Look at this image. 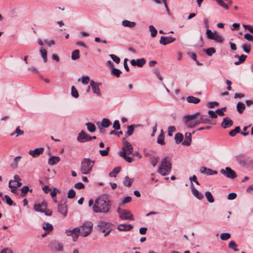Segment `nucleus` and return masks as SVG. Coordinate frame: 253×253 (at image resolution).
<instances>
[{
    "mask_svg": "<svg viewBox=\"0 0 253 253\" xmlns=\"http://www.w3.org/2000/svg\"><path fill=\"white\" fill-rule=\"evenodd\" d=\"M93 223L90 221H86L81 226L75 228L72 230H66V233L68 236L72 235L73 240L76 242L80 235L86 237L92 232Z\"/></svg>",
    "mask_w": 253,
    "mask_h": 253,
    "instance_id": "nucleus-1",
    "label": "nucleus"
},
{
    "mask_svg": "<svg viewBox=\"0 0 253 253\" xmlns=\"http://www.w3.org/2000/svg\"><path fill=\"white\" fill-rule=\"evenodd\" d=\"M111 208V201L106 195L100 196L95 200L92 206V210L95 213H107Z\"/></svg>",
    "mask_w": 253,
    "mask_h": 253,
    "instance_id": "nucleus-2",
    "label": "nucleus"
},
{
    "mask_svg": "<svg viewBox=\"0 0 253 253\" xmlns=\"http://www.w3.org/2000/svg\"><path fill=\"white\" fill-rule=\"evenodd\" d=\"M171 168V159L169 157H165L162 159L157 171L162 175H167L170 173Z\"/></svg>",
    "mask_w": 253,
    "mask_h": 253,
    "instance_id": "nucleus-3",
    "label": "nucleus"
},
{
    "mask_svg": "<svg viewBox=\"0 0 253 253\" xmlns=\"http://www.w3.org/2000/svg\"><path fill=\"white\" fill-rule=\"evenodd\" d=\"M132 152L133 147L132 145L127 141H125L122 150L119 152V155L121 157L123 158L126 162L131 163L134 160L133 157H128L127 155L131 154Z\"/></svg>",
    "mask_w": 253,
    "mask_h": 253,
    "instance_id": "nucleus-4",
    "label": "nucleus"
},
{
    "mask_svg": "<svg viewBox=\"0 0 253 253\" xmlns=\"http://www.w3.org/2000/svg\"><path fill=\"white\" fill-rule=\"evenodd\" d=\"M95 163V161L91 160L89 158H84L81 162V171L84 174L90 173Z\"/></svg>",
    "mask_w": 253,
    "mask_h": 253,
    "instance_id": "nucleus-5",
    "label": "nucleus"
},
{
    "mask_svg": "<svg viewBox=\"0 0 253 253\" xmlns=\"http://www.w3.org/2000/svg\"><path fill=\"white\" fill-rule=\"evenodd\" d=\"M200 114L199 112H197L192 115H187L183 117V121L185 125L189 128H193L198 125L197 120L196 118Z\"/></svg>",
    "mask_w": 253,
    "mask_h": 253,
    "instance_id": "nucleus-6",
    "label": "nucleus"
},
{
    "mask_svg": "<svg viewBox=\"0 0 253 253\" xmlns=\"http://www.w3.org/2000/svg\"><path fill=\"white\" fill-rule=\"evenodd\" d=\"M47 204L45 201L41 203H36L34 205V210L38 212H44L46 215L50 216L52 214V211L50 210L47 209Z\"/></svg>",
    "mask_w": 253,
    "mask_h": 253,
    "instance_id": "nucleus-7",
    "label": "nucleus"
},
{
    "mask_svg": "<svg viewBox=\"0 0 253 253\" xmlns=\"http://www.w3.org/2000/svg\"><path fill=\"white\" fill-rule=\"evenodd\" d=\"M21 179L19 175L15 174L14 176L13 180H10L9 181L8 186L11 189V191L13 193H16L17 188L22 185L21 182Z\"/></svg>",
    "mask_w": 253,
    "mask_h": 253,
    "instance_id": "nucleus-8",
    "label": "nucleus"
},
{
    "mask_svg": "<svg viewBox=\"0 0 253 253\" xmlns=\"http://www.w3.org/2000/svg\"><path fill=\"white\" fill-rule=\"evenodd\" d=\"M112 224L104 221H100L98 225V227L100 231L103 233H104V236L106 237L109 234L112 230L111 228Z\"/></svg>",
    "mask_w": 253,
    "mask_h": 253,
    "instance_id": "nucleus-9",
    "label": "nucleus"
},
{
    "mask_svg": "<svg viewBox=\"0 0 253 253\" xmlns=\"http://www.w3.org/2000/svg\"><path fill=\"white\" fill-rule=\"evenodd\" d=\"M117 211L119 214L120 218L122 220H134L133 214L129 211L118 208Z\"/></svg>",
    "mask_w": 253,
    "mask_h": 253,
    "instance_id": "nucleus-10",
    "label": "nucleus"
},
{
    "mask_svg": "<svg viewBox=\"0 0 253 253\" xmlns=\"http://www.w3.org/2000/svg\"><path fill=\"white\" fill-rule=\"evenodd\" d=\"M220 172L228 178L233 179L237 176L236 172L229 167H226L225 169H221Z\"/></svg>",
    "mask_w": 253,
    "mask_h": 253,
    "instance_id": "nucleus-11",
    "label": "nucleus"
},
{
    "mask_svg": "<svg viewBox=\"0 0 253 253\" xmlns=\"http://www.w3.org/2000/svg\"><path fill=\"white\" fill-rule=\"evenodd\" d=\"M92 137L86 134L84 130H82L79 134L77 137V140L80 142H84L90 141Z\"/></svg>",
    "mask_w": 253,
    "mask_h": 253,
    "instance_id": "nucleus-12",
    "label": "nucleus"
},
{
    "mask_svg": "<svg viewBox=\"0 0 253 253\" xmlns=\"http://www.w3.org/2000/svg\"><path fill=\"white\" fill-rule=\"evenodd\" d=\"M43 148H37L33 150H29V154L33 158H36L39 157L41 154H42V153L43 152Z\"/></svg>",
    "mask_w": 253,
    "mask_h": 253,
    "instance_id": "nucleus-13",
    "label": "nucleus"
},
{
    "mask_svg": "<svg viewBox=\"0 0 253 253\" xmlns=\"http://www.w3.org/2000/svg\"><path fill=\"white\" fill-rule=\"evenodd\" d=\"M175 41V39L171 37H163L162 36L160 40V43L163 45H167Z\"/></svg>",
    "mask_w": 253,
    "mask_h": 253,
    "instance_id": "nucleus-14",
    "label": "nucleus"
},
{
    "mask_svg": "<svg viewBox=\"0 0 253 253\" xmlns=\"http://www.w3.org/2000/svg\"><path fill=\"white\" fill-rule=\"evenodd\" d=\"M90 85L91 87L93 92L96 94L97 96H99L101 95V92L100 89L98 86V84L95 83L94 81L91 80L90 82Z\"/></svg>",
    "mask_w": 253,
    "mask_h": 253,
    "instance_id": "nucleus-15",
    "label": "nucleus"
},
{
    "mask_svg": "<svg viewBox=\"0 0 253 253\" xmlns=\"http://www.w3.org/2000/svg\"><path fill=\"white\" fill-rule=\"evenodd\" d=\"M233 121L228 117L224 118L221 126L223 128L230 127L233 125Z\"/></svg>",
    "mask_w": 253,
    "mask_h": 253,
    "instance_id": "nucleus-16",
    "label": "nucleus"
},
{
    "mask_svg": "<svg viewBox=\"0 0 253 253\" xmlns=\"http://www.w3.org/2000/svg\"><path fill=\"white\" fill-rule=\"evenodd\" d=\"M58 211L64 216H66L67 213V205L66 203L58 204Z\"/></svg>",
    "mask_w": 253,
    "mask_h": 253,
    "instance_id": "nucleus-17",
    "label": "nucleus"
},
{
    "mask_svg": "<svg viewBox=\"0 0 253 253\" xmlns=\"http://www.w3.org/2000/svg\"><path fill=\"white\" fill-rule=\"evenodd\" d=\"M190 187L192 193L195 197H196L199 200H201L204 198L203 195L195 188L194 185L192 182L191 184H190Z\"/></svg>",
    "mask_w": 253,
    "mask_h": 253,
    "instance_id": "nucleus-18",
    "label": "nucleus"
},
{
    "mask_svg": "<svg viewBox=\"0 0 253 253\" xmlns=\"http://www.w3.org/2000/svg\"><path fill=\"white\" fill-rule=\"evenodd\" d=\"M133 228L131 224H119L117 228L119 231H127L130 230Z\"/></svg>",
    "mask_w": 253,
    "mask_h": 253,
    "instance_id": "nucleus-19",
    "label": "nucleus"
},
{
    "mask_svg": "<svg viewBox=\"0 0 253 253\" xmlns=\"http://www.w3.org/2000/svg\"><path fill=\"white\" fill-rule=\"evenodd\" d=\"M200 172L202 173H206L209 175L215 174L217 173L216 171H214L210 169H207L204 167L201 168Z\"/></svg>",
    "mask_w": 253,
    "mask_h": 253,
    "instance_id": "nucleus-20",
    "label": "nucleus"
},
{
    "mask_svg": "<svg viewBox=\"0 0 253 253\" xmlns=\"http://www.w3.org/2000/svg\"><path fill=\"white\" fill-rule=\"evenodd\" d=\"M51 248L57 251H61L63 249L62 244L56 241L51 243Z\"/></svg>",
    "mask_w": 253,
    "mask_h": 253,
    "instance_id": "nucleus-21",
    "label": "nucleus"
},
{
    "mask_svg": "<svg viewBox=\"0 0 253 253\" xmlns=\"http://www.w3.org/2000/svg\"><path fill=\"white\" fill-rule=\"evenodd\" d=\"M60 161V158L58 156H51L48 159V164L53 166L58 163Z\"/></svg>",
    "mask_w": 253,
    "mask_h": 253,
    "instance_id": "nucleus-22",
    "label": "nucleus"
},
{
    "mask_svg": "<svg viewBox=\"0 0 253 253\" xmlns=\"http://www.w3.org/2000/svg\"><path fill=\"white\" fill-rule=\"evenodd\" d=\"M192 134L190 132H186L185 133V139L183 141L182 144L185 146H189L191 143Z\"/></svg>",
    "mask_w": 253,
    "mask_h": 253,
    "instance_id": "nucleus-23",
    "label": "nucleus"
},
{
    "mask_svg": "<svg viewBox=\"0 0 253 253\" xmlns=\"http://www.w3.org/2000/svg\"><path fill=\"white\" fill-rule=\"evenodd\" d=\"M235 57L239 58V61L234 62L235 65H238L240 64L244 63L247 57V56L245 54H242L240 56L238 55H236L235 56Z\"/></svg>",
    "mask_w": 253,
    "mask_h": 253,
    "instance_id": "nucleus-24",
    "label": "nucleus"
},
{
    "mask_svg": "<svg viewBox=\"0 0 253 253\" xmlns=\"http://www.w3.org/2000/svg\"><path fill=\"white\" fill-rule=\"evenodd\" d=\"M186 101L190 103L198 104L200 102V99L193 96H189L186 98Z\"/></svg>",
    "mask_w": 253,
    "mask_h": 253,
    "instance_id": "nucleus-25",
    "label": "nucleus"
},
{
    "mask_svg": "<svg viewBox=\"0 0 253 253\" xmlns=\"http://www.w3.org/2000/svg\"><path fill=\"white\" fill-rule=\"evenodd\" d=\"M122 25L124 27L133 28L135 26L136 23L134 22L128 21L127 20H124L122 21Z\"/></svg>",
    "mask_w": 253,
    "mask_h": 253,
    "instance_id": "nucleus-26",
    "label": "nucleus"
},
{
    "mask_svg": "<svg viewBox=\"0 0 253 253\" xmlns=\"http://www.w3.org/2000/svg\"><path fill=\"white\" fill-rule=\"evenodd\" d=\"M40 52L41 53L42 57L43 59V62L44 63H46L47 61V51H46V49H45L42 47L40 49Z\"/></svg>",
    "mask_w": 253,
    "mask_h": 253,
    "instance_id": "nucleus-27",
    "label": "nucleus"
},
{
    "mask_svg": "<svg viewBox=\"0 0 253 253\" xmlns=\"http://www.w3.org/2000/svg\"><path fill=\"white\" fill-rule=\"evenodd\" d=\"M133 178H130L128 176H126L124 178L123 184L127 187H130L133 182Z\"/></svg>",
    "mask_w": 253,
    "mask_h": 253,
    "instance_id": "nucleus-28",
    "label": "nucleus"
},
{
    "mask_svg": "<svg viewBox=\"0 0 253 253\" xmlns=\"http://www.w3.org/2000/svg\"><path fill=\"white\" fill-rule=\"evenodd\" d=\"M236 107L239 113L242 114L245 109L246 106L243 102H239L237 104Z\"/></svg>",
    "mask_w": 253,
    "mask_h": 253,
    "instance_id": "nucleus-29",
    "label": "nucleus"
},
{
    "mask_svg": "<svg viewBox=\"0 0 253 253\" xmlns=\"http://www.w3.org/2000/svg\"><path fill=\"white\" fill-rule=\"evenodd\" d=\"M42 228L47 233H49L53 230V226L48 222H45L42 225Z\"/></svg>",
    "mask_w": 253,
    "mask_h": 253,
    "instance_id": "nucleus-30",
    "label": "nucleus"
},
{
    "mask_svg": "<svg viewBox=\"0 0 253 253\" xmlns=\"http://www.w3.org/2000/svg\"><path fill=\"white\" fill-rule=\"evenodd\" d=\"M210 120L206 116H201L199 119H197V123L199 124L201 123H210Z\"/></svg>",
    "mask_w": 253,
    "mask_h": 253,
    "instance_id": "nucleus-31",
    "label": "nucleus"
},
{
    "mask_svg": "<svg viewBox=\"0 0 253 253\" xmlns=\"http://www.w3.org/2000/svg\"><path fill=\"white\" fill-rule=\"evenodd\" d=\"M121 168L119 167H115L113 170L109 174L110 177H116V175L120 171Z\"/></svg>",
    "mask_w": 253,
    "mask_h": 253,
    "instance_id": "nucleus-32",
    "label": "nucleus"
},
{
    "mask_svg": "<svg viewBox=\"0 0 253 253\" xmlns=\"http://www.w3.org/2000/svg\"><path fill=\"white\" fill-rule=\"evenodd\" d=\"M85 125L87 127V130L89 132H93L96 130V127L95 125L91 123H87Z\"/></svg>",
    "mask_w": 253,
    "mask_h": 253,
    "instance_id": "nucleus-33",
    "label": "nucleus"
},
{
    "mask_svg": "<svg viewBox=\"0 0 253 253\" xmlns=\"http://www.w3.org/2000/svg\"><path fill=\"white\" fill-rule=\"evenodd\" d=\"M183 139V135L180 133H177L175 135L174 139L175 143L178 144L180 143Z\"/></svg>",
    "mask_w": 253,
    "mask_h": 253,
    "instance_id": "nucleus-34",
    "label": "nucleus"
},
{
    "mask_svg": "<svg viewBox=\"0 0 253 253\" xmlns=\"http://www.w3.org/2000/svg\"><path fill=\"white\" fill-rule=\"evenodd\" d=\"M217 32H212L210 29H207L206 30V35L208 39L212 40L213 37L215 35Z\"/></svg>",
    "mask_w": 253,
    "mask_h": 253,
    "instance_id": "nucleus-35",
    "label": "nucleus"
},
{
    "mask_svg": "<svg viewBox=\"0 0 253 253\" xmlns=\"http://www.w3.org/2000/svg\"><path fill=\"white\" fill-rule=\"evenodd\" d=\"M127 131L125 134L126 137L132 135L134 131V127L132 125L128 126L127 127Z\"/></svg>",
    "mask_w": 253,
    "mask_h": 253,
    "instance_id": "nucleus-36",
    "label": "nucleus"
},
{
    "mask_svg": "<svg viewBox=\"0 0 253 253\" xmlns=\"http://www.w3.org/2000/svg\"><path fill=\"white\" fill-rule=\"evenodd\" d=\"M205 196L209 202L212 203L214 202V198L211 193L210 191H207L205 193Z\"/></svg>",
    "mask_w": 253,
    "mask_h": 253,
    "instance_id": "nucleus-37",
    "label": "nucleus"
},
{
    "mask_svg": "<svg viewBox=\"0 0 253 253\" xmlns=\"http://www.w3.org/2000/svg\"><path fill=\"white\" fill-rule=\"evenodd\" d=\"M111 122L108 119L104 118L103 119L101 123L102 126L107 128L110 126Z\"/></svg>",
    "mask_w": 253,
    "mask_h": 253,
    "instance_id": "nucleus-38",
    "label": "nucleus"
},
{
    "mask_svg": "<svg viewBox=\"0 0 253 253\" xmlns=\"http://www.w3.org/2000/svg\"><path fill=\"white\" fill-rule=\"evenodd\" d=\"M228 247L229 248L233 250L234 251H238L239 250L237 248V245L236 244L235 242L234 241H231L229 243Z\"/></svg>",
    "mask_w": 253,
    "mask_h": 253,
    "instance_id": "nucleus-39",
    "label": "nucleus"
},
{
    "mask_svg": "<svg viewBox=\"0 0 253 253\" xmlns=\"http://www.w3.org/2000/svg\"><path fill=\"white\" fill-rule=\"evenodd\" d=\"M149 31L151 32V36L152 37H155L157 34V29L153 26L150 25L149 27Z\"/></svg>",
    "mask_w": 253,
    "mask_h": 253,
    "instance_id": "nucleus-40",
    "label": "nucleus"
},
{
    "mask_svg": "<svg viewBox=\"0 0 253 253\" xmlns=\"http://www.w3.org/2000/svg\"><path fill=\"white\" fill-rule=\"evenodd\" d=\"M24 134V131L22 130H21L20 129V126L17 127L16 128V130L15 131V132L11 133V135L13 136L14 134H15L16 136H18L19 135H22Z\"/></svg>",
    "mask_w": 253,
    "mask_h": 253,
    "instance_id": "nucleus-41",
    "label": "nucleus"
},
{
    "mask_svg": "<svg viewBox=\"0 0 253 253\" xmlns=\"http://www.w3.org/2000/svg\"><path fill=\"white\" fill-rule=\"evenodd\" d=\"M240 131V127L239 126H236L235 129L231 130L229 134L231 136H234L235 135L239 133Z\"/></svg>",
    "mask_w": 253,
    "mask_h": 253,
    "instance_id": "nucleus-42",
    "label": "nucleus"
},
{
    "mask_svg": "<svg viewBox=\"0 0 253 253\" xmlns=\"http://www.w3.org/2000/svg\"><path fill=\"white\" fill-rule=\"evenodd\" d=\"M21 156H17L14 158V163L11 164V167H12L13 169H16L18 167V164L20 160L21 159Z\"/></svg>",
    "mask_w": 253,
    "mask_h": 253,
    "instance_id": "nucleus-43",
    "label": "nucleus"
},
{
    "mask_svg": "<svg viewBox=\"0 0 253 253\" xmlns=\"http://www.w3.org/2000/svg\"><path fill=\"white\" fill-rule=\"evenodd\" d=\"M79 53H80V51L78 49H76V50H75L74 51H73L72 53V56H71L72 59L74 60H75L78 59L80 57Z\"/></svg>",
    "mask_w": 253,
    "mask_h": 253,
    "instance_id": "nucleus-44",
    "label": "nucleus"
},
{
    "mask_svg": "<svg viewBox=\"0 0 253 253\" xmlns=\"http://www.w3.org/2000/svg\"><path fill=\"white\" fill-rule=\"evenodd\" d=\"M204 51L208 56H211L215 52V49L213 47H210L205 49Z\"/></svg>",
    "mask_w": 253,
    "mask_h": 253,
    "instance_id": "nucleus-45",
    "label": "nucleus"
},
{
    "mask_svg": "<svg viewBox=\"0 0 253 253\" xmlns=\"http://www.w3.org/2000/svg\"><path fill=\"white\" fill-rule=\"evenodd\" d=\"M213 38L214 39H212V40H214L215 42H217L222 43L223 42V39L222 37L217 33L215 34Z\"/></svg>",
    "mask_w": 253,
    "mask_h": 253,
    "instance_id": "nucleus-46",
    "label": "nucleus"
},
{
    "mask_svg": "<svg viewBox=\"0 0 253 253\" xmlns=\"http://www.w3.org/2000/svg\"><path fill=\"white\" fill-rule=\"evenodd\" d=\"M159 160V157H152L150 158V162L153 167H155Z\"/></svg>",
    "mask_w": 253,
    "mask_h": 253,
    "instance_id": "nucleus-47",
    "label": "nucleus"
},
{
    "mask_svg": "<svg viewBox=\"0 0 253 253\" xmlns=\"http://www.w3.org/2000/svg\"><path fill=\"white\" fill-rule=\"evenodd\" d=\"M146 63V61L144 58L138 59L136 60V66L139 67H142Z\"/></svg>",
    "mask_w": 253,
    "mask_h": 253,
    "instance_id": "nucleus-48",
    "label": "nucleus"
},
{
    "mask_svg": "<svg viewBox=\"0 0 253 253\" xmlns=\"http://www.w3.org/2000/svg\"><path fill=\"white\" fill-rule=\"evenodd\" d=\"M164 138L165 136L164 134L162 132L158 136V139H157V142L159 144H160L161 145H163L165 144L164 142Z\"/></svg>",
    "mask_w": 253,
    "mask_h": 253,
    "instance_id": "nucleus-49",
    "label": "nucleus"
},
{
    "mask_svg": "<svg viewBox=\"0 0 253 253\" xmlns=\"http://www.w3.org/2000/svg\"><path fill=\"white\" fill-rule=\"evenodd\" d=\"M29 191V188L28 186H25L23 187L21 189V196L22 197H25Z\"/></svg>",
    "mask_w": 253,
    "mask_h": 253,
    "instance_id": "nucleus-50",
    "label": "nucleus"
},
{
    "mask_svg": "<svg viewBox=\"0 0 253 253\" xmlns=\"http://www.w3.org/2000/svg\"><path fill=\"white\" fill-rule=\"evenodd\" d=\"M112 73L117 77H119L120 75L122 74V72L121 70L117 68H113Z\"/></svg>",
    "mask_w": 253,
    "mask_h": 253,
    "instance_id": "nucleus-51",
    "label": "nucleus"
},
{
    "mask_svg": "<svg viewBox=\"0 0 253 253\" xmlns=\"http://www.w3.org/2000/svg\"><path fill=\"white\" fill-rule=\"evenodd\" d=\"M109 150H110L109 147H107L105 150H99V153L102 156H106L109 154Z\"/></svg>",
    "mask_w": 253,
    "mask_h": 253,
    "instance_id": "nucleus-52",
    "label": "nucleus"
},
{
    "mask_svg": "<svg viewBox=\"0 0 253 253\" xmlns=\"http://www.w3.org/2000/svg\"><path fill=\"white\" fill-rule=\"evenodd\" d=\"M230 238V234L228 233H223L220 235V239L222 240H227Z\"/></svg>",
    "mask_w": 253,
    "mask_h": 253,
    "instance_id": "nucleus-53",
    "label": "nucleus"
},
{
    "mask_svg": "<svg viewBox=\"0 0 253 253\" xmlns=\"http://www.w3.org/2000/svg\"><path fill=\"white\" fill-rule=\"evenodd\" d=\"M71 93L72 95L75 97L78 98L79 97V93L77 89L75 88V86H72L71 88Z\"/></svg>",
    "mask_w": 253,
    "mask_h": 253,
    "instance_id": "nucleus-54",
    "label": "nucleus"
},
{
    "mask_svg": "<svg viewBox=\"0 0 253 253\" xmlns=\"http://www.w3.org/2000/svg\"><path fill=\"white\" fill-rule=\"evenodd\" d=\"M242 48L246 53H249L251 51V46L248 44H243L242 45Z\"/></svg>",
    "mask_w": 253,
    "mask_h": 253,
    "instance_id": "nucleus-55",
    "label": "nucleus"
},
{
    "mask_svg": "<svg viewBox=\"0 0 253 253\" xmlns=\"http://www.w3.org/2000/svg\"><path fill=\"white\" fill-rule=\"evenodd\" d=\"M111 59L117 64L120 62V58L115 54H110L109 55Z\"/></svg>",
    "mask_w": 253,
    "mask_h": 253,
    "instance_id": "nucleus-56",
    "label": "nucleus"
},
{
    "mask_svg": "<svg viewBox=\"0 0 253 253\" xmlns=\"http://www.w3.org/2000/svg\"><path fill=\"white\" fill-rule=\"evenodd\" d=\"M76 195V192L73 189H70L68 193V198L71 199L75 197Z\"/></svg>",
    "mask_w": 253,
    "mask_h": 253,
    "instance_id": "nucleus-57",
    "label": "nucleus"
},
{
    "mask_svg": "<svg viewBox=\"0 0 253 253\" xmlns=\"http://www.w3.org/2000/svg\"><path fill=\"white\" fill-rule=\"evenodd\" d=\"M90 79L88 76H83L82 77V82L84 84H87L89 82Z\"/></svg>",
    "mask_w": 253,
    "mask_h": 253,
    "instance_id": "nucleus-58",
    "label": "nucleus"
},
{
    "mask_svg": "<svg viewBox=\"0 0 253 253\" xmlns=\"http://www.w3.org/2000/svg\"><path fill=\"white\" fill-rule=\"evenodd\" d=\"M217 2L222 7L226 9H228V6L222 0H217Z\"/></svg>",
    "mask_w": 253,
    "mask_h": 253,
    "instance_id": "nucleus-59",
    "label": "nucleus"
},
{
    "mask_svg": "<svg viewBox=\"0 0 253 253\" xmlns=\"http://www.w3.org/2000/svg\"><path fill=\"white\" fill-rule=\"evenodd\" d=\"M4 199H5L6 203L8 205H9V206L12 205L13 202L9 196H8V195H5Z\"/></svg>",
    "mask_w": 253,
    "mask_h": 253,
    "instance_id": "nucleus-60",
    "label": "nucleus"
},
{
    "mask_svg": "<svg viewBox=\"0 0 253 253\" xmlns=\"http://www.w3.org/2000/svg\"><path fill=\"white\" fill-rule=\"evenodd\" d=\"M244 38L248 41L253 42V37L249 34H245L244 36Z\"/></svg>",
    "mask_w": 253,
    "mask_h": 253,
    "instance_id": "nucleus-61",
    "label": "nucleus"
},
{
    "mask_svg": "<svg viewBox=\"0 0 253 253\" xmlns=\"http://www.w3.org/2000/svg\"><path fill=\"white\" fill-rule=\"evenodd\" d=\"M218 103L217 102H210L207 104V106L210 108H212L215 106H217L218 105Z\"/></svg>",
    "mask_w": 253,
    "mask_h": 253,
    "instance_id": "nucleus-62",
    "label": "nucleus"
},
{
    "mask_svg": "<svg viewBox=\"0 0 253 253\" xmlns=\"http://www.w3.org/2000/svg\"><path fill=\"white\" fill-rule=\"evenodd\" d=\"M74 187L78 189H81L84 187V185L83 183L79 182L75 184Z\"/></svg>",
    "mask_w": 253,
    "mask_h": 253,
    "instance_id": "nucleus-63",
    "label": "nucleus"
},
{
    "mask_svg": "<svg viewBox=\"0 0 253 253\" xmlns=\"http://www.w3.org/2000/svg\"><path fill=\"white\" fill-rule=\"evenodd\" d=\"M243 27L245 29L248 30L251 33L253 34V26L244 24Z\"/></svg>",
    "mask_w": 253,
    "mask_h": 253,
    "instance_id": "nucleus-64",
    "label": "nucleus"
}]
</instances>
